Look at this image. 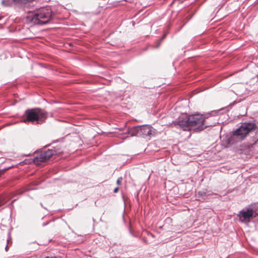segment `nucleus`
Wrapping results in <instances>:
<instances>
[{
    "label": "nucleus",
    "instance_id": "nucleus-1",
    "mask_svg": "<svg viewBox=\"0 0 258 258\" xmlns=\"http://www.w3.org/2000/svg\"><path fill=\"white\" fill-rule=\"evenodd\" d=\"M204 117L202 114H195L191 115L182 114L176 123L184 131L193 130L199 132L204 130L207 126L204 125Z\"/></svg>",
    "mask_w": 258,
    "mask_h": 258
},
{
    "label": "nucleus",
    "instance_id": "nucleus-2",
    "mask_svg": "<svg viewBox=\"0 0 258 258\" xmlns=\"http://www.w3.org/2000/svg\"><path fill=\"white\" fill-rule=\"evenodd\" d=\"M47 117V113L40 108L28 109L24 114L23 122H30L34 124H42Z\"/></svg>",
    "mask_w": 258,
    "mask_h": 258
},
{
    "label": "nucleus",
    "instance_id": "nucleus-3",
    "mask_svg": "<svg viewBox=\"0 0 258 258\" xmlns=\"http://www.w3.org/2000/svg\"><path fill=\"white\" fill-rule=\"evenodd\" d=\"M256 127V125L254 122H243L238 128L233 131L231 140L235 142H241L246 138L250 132L255 130Z\"/></svg>",
    "mask_w": 258,
    "mask_h": 258
},
{
    "label": "nucleus",
    "instance_id": "nucleus-4",
    "mask_svg": "<svg viewBox=\"0 0 258 258\" xmlns=\"http://www.w3.org/2000/svg\"><path fill=\"white\" fill-rule=\"evenodd\" d=\"M52 18V11L49 7L41 8L35 12L31 18V22L35 24L44 25L50 22Z\"/></svg>",
    "mask_w": 258,
    "mask_h": 258
},
{
    "label": "nucleus",
    "instance_id": "nucleus-5",
    "mask_svg": "<svg viewBox=\"0 0 258 258\" xmlns=\"http://www.w3.org/2000/svg\"><path fill=\"white\" fill-rule=\"evenodd\" d=\"M258 204L254 203L251 204L247 207L241 210L237 215L239 220L242 223H247L250 221L253 215H257Z\"/></svg>",
    "mask_w": 258,
    "mask_h": 258
},
{
    "label": "nucleus",
    "instance_id": "nucleus-6",
    "mask_svg": "<svg viewBox=\"0 0 258 258\" xmlns=\"http://www.w3.org/2000/svg\"><path fill=\"white\" fill-rule=\"evenodd\" d=\"M61 152L60 147L57 146L53 147V149H48L42 151L40 154L33 159V162L36 164H40L41 162L48 160L53 155L59 154Z\"/></svg>",
    "mask_w": 258,
    "mask_h": 258
},
{
    "label": "nucleus",
    "instance_id": "nucleus-7",
    "mask_svg": "<svg viewBox=\"0 0 258 258\" xmlns=\"http://www.w3.org/2000/svg\"><path fill=\"white\" fill-rule=\"evenodd\" d=\"M141 136L151 137L155 135L156 130L149 125H141Z\"/></svg>",
    "mask_w": 258,
    "mask_h": 258
},
{
    "label": "nucleus",
    "instance_id": "nucleus-8",
    "mask_svg": "<svg viewBox=\"0 0 258 258\" xmlns=\"http://www.w3.org/2000/svg\"><path fill=\"white\" fill-rule=\"evenodd\" d=\"M210 191L207 189H203L198 191L197 195V198L198 200H206L208 199V197L210 195Z\"/></svg>",
    "mask_w": 258,
    "mask_h": 258
},
{
    "label": "nucleus",
    "instance_id": "nucleus-9",
    "mask_svg": "<svg viewBox=\"0 0 258 258\" xmlns=\"http://www.w3.org/2000/svg\"><path fill=\"white\" fill-rule=\"evenodd\" d=\"M141 125L130 128V136H141Z\"/></svg>",
    "mask_w": 258,
    "mask_h": 258
},
{
    "label": "nucleus",
    "instance_id": "nucleus-10",
    "mask_svg": "<svg viewBox=\"0 0 258 258\" xmlns=\"http://www.w3.org/2000/svg\"><path fill=\"white\" fill-rule=\"evenodd\" d=\"M34 0H13L14 4L20 7H24Z\"/></svg>",
    "mask_w": 258,
    "mask_h": 258
},
{
    "label": "nucleus",
    "instance_id": "nucleus-11",
    "mask_svg": "<svg viewBox=\"0 0 258 258\" xmlns=\"http://www.w3.org/2000/svg\"><path fill=\"white\" fill-rule=\"evenodd\" d=\"M10 199L11 198L9 197L8 195H0V207L6 204Z\"/></svg>",
    "mask_w": 258,
    "mask_h": 258
},
{
    "label": "nucleus",
    "instance_id": "nucleus-12",
    "mask_svg": "<svg viewBox=\"0 0 258 258\" xmlns=\"http://www.w3.org/2000/svg\"><path fill=\"white\" fill-rule=\"evenodd\" d=\"M2 4L5 6H10L14 3L13 0H3L2 2Z\"/></svg>",
    "mask_w": 258,
    "mask_h": 258
},
{
    "label": "nucleus",
    "instance_id": "nucleus-13",
    "mask_svg": "<svg viewBox=\"0 0 258 258\" xmlns=\"http://www.w3.org/2000/svg\"><path fill=\"white\" fill-rule=\"evenodd\" d=\"M17 199H18V198H17V199H15V200H13V201H12V202H11V203L8 205V206H9L10 208L13 207V204H14V202H15Z\"/></svg>",
    "mask_w": 258,
    "mask_h": 258
},
{
    "label": "nucleus",
    "instance_id": "nucleus-14",
    "mask_svg": "<svg viewBox=\"0 0 258 258\" xmlns=\"http://www.w3.org/2000/svg\"><path fill=\"white\" fill-rule=\"evenodd\" d=\"M10 168H11V166H10V167H8L7 168H5L4 169H3L2 170H0V171H1V173L3 172H4V171H7V170H8L9 169H10Z\"/></svg>",
    "mask_w": 258,
    "mask_h": 258
},
{
    "label": "nucleus",
    "instance_id": "nucleus-15",
    "mask_svg": "<svg viewBox=\"0 0 258 258\" xmlns=\"http://www.w3.org/2000/svg\"><path fill=\"white\" fill-rule=\"evenodd\" d=\"M122 179L121 177L118 178L117 180V184H120Z\"/></svg>",
    "mask_w": 258,
    "mask_h": 258
},
{
    "label": "nucleus",
    "instance_id": "nucleus-16",
    "mask_svg": "<svg viewBox=\"0 0 258 258\" xmlns=\"http://www.w3.org/2000/svg\"><path fill=\"white\" fill-rule=\"evenodd\" d=\"M118 189L119 188L118 187H115L113 190L114 192L116 193L118 191Z\"/></svg>",
    "mask_w": 258,
    "mask_h": 258
},
{
    "label": "nucleus",
    "instance_id": "nucleus-17",
    "mask_svg": "<svg viewBox=\"0 0 258 258\" xmlns=\"http://www.w3.org/2000/svg\"><path fill=\"white\" fill-rule=\"evenodd\" d=\"M122 220L123 221L124 223H125V218H124V215H122Z\"/></svg>",
    "mask_w": 258,
    "mask_h": 258
},
{
    "label": "nucleus",
    "instance_id": "nucleus-18",
    "mask_svg": "<svg viewBox=\"0 0 258 258\" xmlns=\"http://www.w3.org/2000/svg\"><path fill=\"white\" fill-rule=\"evenodd\" d=\"M125 133H126V134H129V128H128L126 130Z\"/></svg>",
    "mask_w": 258,
    "mask_h": 258
},
{
    "label": "nucleus",
    "instance_id": "nucleus-19",
    "mask_svg": "<svg viewBox=\"0 0 258 258\" xmlns=\"http://www.w3.org/2000/svg\"><path fill=\"white\" fill-rule=\"evenodd\" d=\"M5 249L6 251H8V245H6V246L5 247Z\"/></svg>",
    "mask_w": 258,
    "mask_h": 258
},
{
    "label": "nucleus",
    "instance_id": "nucleus-20",
    "mask_svg": "<svg viewBox=\"0 0 258 258\" xmlns=\"http://www.w3.org/2000/svg\"><path fill=\"white\" fill-rule=\"evenodd\" d=\"M58 140H56V141H53L52 142V143H56V142H58Z\"/></svg>",
    "mask_w": 258,
    "mask_h": 258
},
{
    "label": "nucleus",
    "instance_id": "nucleus-21",
    "mask_svg": "<svg viewBox=\"0 0 258 258\" xmlns=\"http://www.w3.org/2000/svg\"><path fill=\"white\" fill-rule=\"evenodd\" d=\"M165 37H166V34H164V35L163 36V37H162V38H161V39H164Z\"/></svg>",
    "mask_w": 258,
    "mask_h": 258
},
{
    "label": "nucleus",
    "instance_id": "nucleus-22",
    "mask_svg": "<svg viewBox=\"0 0 258 258\" xmlns=\"http://www.w3.org/2000/svg\"><path fill=\"white\" fill-rule=\"evenodd\" d=\"M48 223H43L42 225L43 226H45V225H46Z\"/></svg>",
    "mask_w": 258,
    "mask_h": 258
},
{
    "label": "nucleus",
    "instance_id": "nucleus-23",
    "mask_svg": "<svg viewBox=\"0 0 258 258\" xmlns=\"http://www.w3.org/2000/svg\"><path fill=\"white\" fill-rule=\"evenodd\" d=\"M44 258H53V257L47 256H45Z\"/></svg>",
    "mask_w": 258,
    "mask_h": 258
},
{
    "label": "nucleus",
    "instance_id": "nucleus-24",
    "mask_svg": "<svg viewBox=\"0 0 258 258\" xmlns=\"http://www.w3.org/2000/svg\"><path fill=\"white\" fill-rule=\"evenodd\" d=\"M40 205H41V206L42 207L44 208V209H46V208H45V207H44L43 206V205H42V203H40Z\"/></svg>",
    "mask_w": 258,
    "mask_h": 258
},
{
    "label": "nucleus",
    "instance_id": "nucleus-25",
    "mask_svg": "<svg viewBox=\"0 0 258 258\" xmlns=\"http://www.w3.org/2000/svg\"><path fill=\"white\" fill-rule=\"evenodd\" d=\"M132 23L133 25H135V22H134V21H133Z\"/></svg>",
    "mask_w": 258,
    "mask_h": 258
},
{
    "label": "nucleus",
    "instance_id": "nucleus-26",
    "mask_svg": "<svg viewBox=\"0 0 258 258\" xmlns=\"http://www.w3.org/2000/svg\"><path fill=\"white\" fill-rule=\"evenodd\" d=\"M50 146V144H49V145H47L46 146H45V147H48V146Z\"/></svg>",
    "mask_w": 258,
    "mask_h": 258
},
{
    "label": "nucleus",
    "instance_id": "nucleus-27",
    "mask_svg": "<svg viewBox=\"0 0 258 258\" xmlns=\"http://www.w3.org/2000/svg\"><path fill=\"white\" fill-rule=\"evenodd\" d=\"M159 45H160V44H159L157 45V47H159Z\"/></svg>",
    "mask_w": 258,
    "mask_h": 258
},
{
    "label": "nucleus",
    "instance_id": "nucleus-28",
    "mask_svg": "<svg viewBox=\"0 0 258 258\" xmlns=\"http://www.w3.org/2000/svg\"><path fill=\"white\" fill-rule=\"evenodd\" d=\"M1 174V171H0V175Z\"/></svg>",
    "mask_w": 258,
    "mask_h": 258
}]
</instances>
